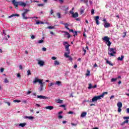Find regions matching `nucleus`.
I'll list each match as a JSON object with an SVG mask.
<instances>
[{
  "label": "nucleus",
  "instance_id": "obj_1",
  "mask_svg": "<svg viewBox=\"0 0 129 129\" xmlns=\"http://www.w3.org/2000/svg\"><path fill=\"white\" fill-rule=\"evenodd\" d=\"M38 83L40 84V87L39 89V90L41 92V91H43V87L44 86V83H43V80H41L40 79H38V78H35L34 79V80L33 81V83L34 84H36V83Z\"/></svg>",
  "mask_w": 129,
  "mask_h": 129
},
{
  "label": "nucleus",
  "instance_id": "obj_2",
  "mask_svg": "<svg viewBox=\"0 0 129 129\" xmlns=\"http://www.w3.org/2000/svg\"><path fill=\"white\" fill-rule=\"evenodd\" d=\"M70 46V45H66V51L67 52L64 53V56L66 58H69L70 61H72V60H73V58H72V57L71 56H69V55H70V49H69Z\"/></svg>",
  "mask_w": 129,
  "mask_h": 129
},
{
  "label": "nucleus",
  "instance_id": "obj_3",
  "mask_svg": "<svg viewBox=\"0 0 129 129\" xmlns=\"http://www.w3.org/2000/svg\"><path fill=\"white\" fill-rule=\"evenodd\" d=\"M109 40H110V38L108 37V36H104L102 38V40L104 41V42H106L107 46H108L109 47H110L111 45V42L110 41H109Z\"/></svg>",
  "mask_w": 129,
  "mask_h": 129
},
{
  "label": "nucleus",
  "instance_id": "obj_4",
  "mask_svg": "<svg viewBox=\"0 0 129 129\" xmlns=\"http://www.w3.org/2000/svg\"><path fill=\"white\" fill-rule=\"evenodd\" d=\"M28 12H30V10L25 9L24 12L22 14V18L24 19V20H28V19H29V18L26 16H27V14H28Z\"/></svg>",
  "mask_w": 129,
  "mask_h": 129
},
{
  "label": "nucleus",
  "instance_id": "obj_5",
  "mask_svg": "<svg viewBox=\"0 0 129 129\" xmlns=\"http://www.w3.org/2000/svg\"><path fill=\"white\" fill-rule=\"evenodd\" d=\"M109 51V52H108V54L111 56H114V54H116V51L114 48H110Z\"/></svg>",
  "mask_w": 129,
  "mask_h": 129
},
{
  "label": "nucleus",
  "instance_id": "obj_6",
  "mask_svg": "<svg viewBox=\"0 0 129 129\" xmlns=\"http://www.w3.org/2000/svg\"><path fill=\"white\" fill-rule=\"evenodd\" d=\"M117 106L118 107V112H121V107H122V103L121 102H118L117 103Z\"/></svg>",
  "mask_w": 129,
  "mask_h": 129
},
{
  "label": "nucleus",
  "instance_id": "obj_7",
  "mask_svg": "<svg viewBox=\"0 0 129 129\" xmlns=\"http://www.w3.org/2000/svg\"><path fill=\"white\" fill-rule=\"evenodd\" d=\"M99 99H101L100 95L94 96L92 99V101H91V102H94V101H97V100Z\"/></svg>",
  "mask_w": 129,
  "mask_h": 129
},
{
  "label": "nucleus",
  "instance_id": "obj_8",
  "mask_svg": "<svg viewBox=\"0 0 129 129\" xmlns=\"http://www.w3.org/2000/svg\"><path fill=\"white\" fill-rule=\"evenodd\" d=\"M12 3L14 5V6H15V8L17 9V8H18V6H19V2H16V0H13L12 1Z\"/></svg>",
  "mask_w": 129,
  "mask_h": 129
},
{
  "label": "nucleus",
  "instance_id": "obj_9",
  "mask_svg": "<svg viewBox=\"0 0 129 129\" xmlns=\"http://www.w3.org/2000/svg\"><path fill=\"white\" fill-rule=\"evenodd\" d=\"M37 98H40V99H48L49 98L46 97V96H42V95H38Z\"/></svg>",
  "mask_w": 129,
  "mask_h": 129
},
{
  "label": "nucleus",
  "instance_id": "obj_10",
  "mask_svg": "<svg viewBox=\"0 0 129 129\" xmlns=\"http://www.w3.org/2000/svg\"><path fill=\"white\" fill-rule=\"evenodd\" d=\"M38 64L40 65V66H44V65H45V62H44V61L38 60Z\"/></svg>",
  "mask_w": 129,
  "mask_h": 129
},
{
  "label": "nucleus",
  "instance_id": "obj_11",
  "mask_svg": "<svg viewBox=\"0 0 129 129\" xmlns=\"http://www.w3.org/2000/svg\"><path fill=\"white\" fill-rule=\"evenodd\" d=\"M63 33H64V36H67V38L68 39L70 38V37H71V35H70V34H69V33H68V32L67 31H63Z\"/></svg>",
  "mask_w": 129,
  "mask_h": 129
},
{
  "label": "nucleus",
  "instance_id": "obj_12",
  "mask_svg": "<svg viewBox=\"0 0 129 129\" xmlns=\"http://www.w3.org/2000/svg\"><path fill=\"white\" fill-rule=\"evenodd\" d=\"M98 20H99V16H96L95 18V20L96 22V24L97 25H99V21Z\"/></svg>",
  "mask_w": 129,
  "mask_h": 129
},
{
  "label": "nucleus",
  "instance_id": "obj_13",
  "mask_svg": "<svg viewBox=\"0 0 129 129\" xmlns=\"http://www.w3.org/2000/svg\"><path fill=\"white\" fill-rule=\"evenodd\" d=\"M19 6H20L21 7H26V6H27V4L23 2H19Z\"/></svg>",
  "mask_w": 129,
  "mask_h": 129
},
{
  "label": "nucleus",
  "instance_id": "obj_14",
  "mask_svg": "<svg viewBox=\"0 0 129 129\" xmlns=\"http://www.w3.org/2000/svg\"><path fill=\"white\" fill-rule=\"evenodd\" d=\"M46 109H49V110H52V109H54V107L53 106H47L45 107Z\"/></svg>",
  "mask_w": 129,
  "mask_h": 129
},
{
  "label": "nucleus",
  "instance_id": "obj_15",
  "mask_svg": "<svg viewBox=\"0 0 129 129\" xmlns=\"http://www.w3.org/2000/svg\"><path fill=\"white\" fill-rule=\"evenodd\" d=\"M13 17H20L19 14H12L8 17L9 19L13 18Z\"/></svg>",
  "mask_w": 129,
  "mask_h": 129
},
{
  "label": "nucleus",
  "instance_id": "obj_16",
  "mask_svg": "<svg viewBox=\"0 0 129 129\" xmlns=\"http://www.w3.org/2000/svg\"><path fill=\"white\" fill-rule=\"evenodd\" d=\"M78 16H79L78 13L76 12L75 13H74V14L72 15V17L73 18H77V17H78Z\"/></svg>",
  "mask_w": 129,
  "mask_h": 129
},
{
  "label": "nucleus",
  "instance_id": "obj_17",
  "mask_svg": "<svg viewBox=\"0 0 129 129\" xmlns=\"http://www.w3.org/2000/svg\"><path fill=\"white\" fill-rule=\"evenodd\" d=\"M104 28H109V27H110V24L107 22L104 24Z\"/></svg>",
  "mask_w": 129,
  "mask_h": 129
},
{
  "label": "nucleus",
  "instance_id": "obj_18",
  "mask_svg": "<svg viewBox=\"0 0 129 129\" xmlns=\"http://www.w3.org/2000/svg\"><path fill=\"white\" fill-rule=\"evenodd\" d=\"M107 95V94H108V92H103L102 93V94L101 95H100V96L101 97V98H103V96H104V95Z\"/></svg>",
  "mask_w": 129,
  "mask_h": 129
},
{
  "label": "nucleus",
  "instance_id": "obj_19",
  "mask_svg": "<svg viewBox=\"0 0 129 129\" xmlns=\"http://www.w3.org/2000/svg\"><path fill=\"white\" fill-rule=\"evenodd\" d=\"M64 26V28L67 29V30H69V25L68 23H62Z\"/></svg>",
  "mask_w": 129,
  "mask_h": 129
},
{
  "label": "nucleus",
  "instance_id": "obj_20",
  "mask_svg": "<svg viewBox=\"0 0 129 129\" xmlns=\"http://www.w3.org/2000/svg\"><path fill=\"white\" fill-rule=\"evenodd\" d=\"M19 126H21V127H25L26 125H27V123H21L19 124Z\"/></svg>",
  "mask_w": 129,
  "mask_h": 129
},
{
  "label": "nucleus",
  "instance_id": "obj_21",
  "mask_svg": "<svg viewBox=\"0 0 129 129\" xmlns=\"http://www.w3.org/2000/svg\"><path fill=\"white\" fill-rule=\"evenodd\" d=\"M105 60L106 62L107 63V64H109V65H110L111 66H113V64L111 63L110 62V61H109L108 60H107V59L105 58Z\"/></svg>",
  "mask_w": 129,
  "mask_h": 129
},
{
  "label": "nucleus",
  "instance_id": "obj_22",
  "mask_svg": "<svg viewBox=\"0 0 129 129\" xmlns=\"http://www.w3.org/2000/svg\"><path fill=\"white\" fill-rule=\"evenodd\" d=\"M125 123H128V120H126L123 121L121 124L120 125H124Z\"/></svg>",
  "mask_w": 129,
  "mask_h": 129
},
{
  "label": "nucleus",
  "instance_id": "obj_23",
  "mask_svg": "<svg viewBox=\"0 0 129 129\" xmlns=\"http://www.w3.org/2000/svg\"><path fill=\"white\" fill-rule=\"evenodd\" d=\"M24 118H28V119H34V117L31 116H25L24 117Z\"/></svg>",
  "mask_w": 129,
  "mask_h": 129
},
{
  "label": "nucleus",
  "instance_id": "obj_24",
  "mask_svg": "<svg viewBox=\"0 0 129 129\" xmlns=\"http://www.w3.org/2000/svg\"><path fill=\"white\" fill-rule=\"evenodd\" d=\"M123 58H124V56L123 55H121V57H118L117 58V60L118 61H122V60H123Z\"/></svg>",
  "mask_w": 129,
  "mask_h": 129
},
{
  "label": "nucleus",
  "instance_id": "obj_25",
  "mask_svg": "<svg viewBox=\"0 0 129 129\" xmlns=\"http://www.w3.org/2000/svg\"><path fill=\"white\" fill-rule=\"evenodd\" d=\"M55 84H56V85H58V86H60L61 85H62V82H60L59 81H57L56 82Z\"/></svg>",
  "mask_w": 129,
  "mask_h": 129
},
{
  "label": "nucleus",
  "instance_id": "obj_26",
  "mask_svg": "<svg viewBox=\"0 0 129 129\" xmlns=\"http://www.w3.org/2000/svg\"><path fill=\"white\" fill-rule=\"evenodd\" d=\"M57 103H63V100H60V99H57L56 100Z\"/></svg>",
  "mask_w": 129,
  "mask_h": 129
},
{
  "label": "nucleus",
  "instance_id": "obj_27",
  "mask_svg": "<svg viewBox=\"0 0 129 129\" xmlns=\"http://www.w3.org/2000/svg\"><path fill=\"white\" fill-rule=\"evenodd\" d=\"M40 24H44V22L42 21H40L38 20L36 21V25H40Z\"/></svg>",
  "mask_w": 129,
  "mask_h": 129
},
{
  "label": "nucleus",
  "instance_id": "obj_28",
  "mask_svg": "<svg viewBox=\"0 0 129 129\" xmlns=\"http://www.w3.org/2000/svg\"><path fill=\"white\" fill-rule=\"evenodd\" d=\"M87 114V113H86V112H84L81 114V116L82 117H84V116H86Z\"/></svg>",
  "mask_w": 129,
  "mask_h": 129
},
{
  "label": "nucleus",
  "instance_id": "obj_29",
  "mask_svg": "<svg viewBox=\"0 0 129 129\" xmlns=\"http://www.w3.org/2000/svg\"><path fill=\"white\" fill-rule=\"evenodd\" d=\"M62 10L63 11H68L69 10V8L66 6H63Z\"/></svg>",
  "mask_w": 129,
  "mask_h": 129
},
{
  "label": "nucleus",
  "instance_id": "obj_30",
  "mask_svg": "<svg viewBox=\"0 0 129 129\" xmlns=\"http://www.w3.org/2000/svg\"><path fill=\"white\" fill-rule=\"evenodd\" d=\"M54 65H60V62L58 61V60L54 61Z\"/></svg>",
  "mask_w": 129,
  "mask_h": 129
},
{
  "label": "nucleus",
  "instance_id": "obj_31",
  "mask_svg": "<svg viewBox=\"0 0 129 129\" xmlns=\"http://www.w3.org/2000/svg\"><path fill=\"white\" fill-rule=\"evenodd\" d=\"M56 16L58 17V19H61V14L60 13H57Z\"/></svg>",
  "mask_w": 129,
  "mask_h": 129
},
{
  "label": "nucleus",
  "instance_id": "obj_32",
  "mask_svg": "<svg viewBox=\"0 0 129 129\" xmlns=\"http://www.w3.org/2000/svg\"><path fill=\"white\" fill-rule=\"evenodd\" d=\"M46 29H49L50 30H51V29H55V26H48Z\"/></svg>",
  "mask_w": 129,
  "mask_h": 129
},
{
  "label": "nucleus",
  "instance_id": "obj_33",
  "mask_svg": "<svg viewBox=\"0 0 129 129\" xmlns=\"http://www.w3.org/2000/svg\"><path fill=\"white\" fill-rule=\"evenodd\" d=\"M81 2H83L84 4L88 3V0H81Z\"/></svg>",
  "mask_w": 129,
  "mask_h": 129
},
{
  "label": "nucleus",
  "instance_id": "obj_34",
  "mask_svg": "<svg viewBox=\"0 0 129 129\" xmlns=\"http://www.w3.org/2000/svg\"><path fill=\"white\" fill-rule=\"evenodd\" d=\"M42 43H44V40L41 39L38 41V44H42Z\"/></svg>",
  "mask_w": 129,
  "mask_h": 129
},
{
  "label": "nucleus",
  "instance_id": "obj_35",
  "mask_svg": "<svg viewBox=\"0 0 129 129\" xmlns=\"http://www.w3.org/2000/svg\"><path fill=\"white\" fill-rule=\"evenodd\" d=\"M32 74V73H31V71H30V70H29L27 71V75L28 76H29V75H31Z\"/></svg>",
  "mask_w": 129,
  "mask_h": 129
},
{
  "label": "nucleus",
  "instance_id": "obj_36",
  "mask_svg": "<svg viewBox=\"0 0 129 129\" xmlns=\"http://www.w3.org/2000/svg\"><path fill=\"white\" fill-rule=\"evenodd\" d=\"M4 82H5V83H9V80H8L7 78L5 79Z\"/></svg>",
  "mask_w": 129,
  "mask_h": 129
},
{
  "label": "nucleus",
  "instance_id": "obj_37",
  "mask_svg": "<svg viewBox=\"0 0 129 129\" xmlns=\"http://www.w3.org/2000/svg\"><path fill=\"white\" fill-rule=\"evenodd\" d=\"M25 4H26V6L30 7V2L29 1H26Z\"/></svg>",
  "mask_w": 129,
  "mask_h": 129
},
{
  "label": "nucleus",
  "instance_id": "obj_38",
  "mask_svg": "<svg viewBox=\"0 0 129 129\" xmlns=\"http://www.w3.org/2000/svg\"><path fill=\"white\" fill-rule=\"evenodd\" d=\"M54 83H50L49 84V87H51V86H53V85H54Z\"/></svg>",
  "mask_w": 129,
  "mask_h": 129
},
{
  "label": "nucleus",
  "instance_id": "obj_39",
  "mask_svg": "<svg viewBox=\"0 0 129 129\" xmlns=\"http://www.w3.org/2000/svg\"><path fill=\"white\" fill-rule=\"evenodd\" d=\"M88 88V89H91V88H92V86L91 84H89V87Z\"/></svg>",
  "mask_w": 129,
  "mask_h": 129
},
{
  "label": "nucleus",
  "instance_id": "obj_40",
  "mask_svg": "<svg viewBox=\"0 0 129 129\" xmlns=\"http://www.w3.org/2000/svg\"><path fill=\"white\" fill-rule=\"evenodd\" d=\"M13 102H21V100H14Z\"/></svg>",
  "mask_w": 129,
  "mask_h": 129
},
{
  "label": "nucleus",
  "instance_id": "obj_41",
  "mask_svg": "<svg viewBox=\"0 0 129 129\" xmlns=\"http://www.w3.org/2000/svg\"><path fill=\"white\" fill-rule=\"evenodd\" d=\"M116 80H117L116 78H115V79H114V78L111 79V82H114V81H116Z\"/></svg>",
  "mask_w": 129,
  "mask_h": 129
},
{
  "label": "nucleus",
  "instance_id": "obj_42",
  "mask_svg": "<svg viewBox=\"0 0 129 129\" xmlns=\"http://www.w3.org/2000/svg\"><path fill=\"white\" fill-rule=\"evenodd\" d=\"M123 119H129V116H124L123 117Z\"/></svg>",
  "mask_w": 129,
  "mask_h": 129
},
{
  "label": "nucleus",
  "instance_id": "obj_43",
  "mask_svg": "<svg viewBox=\"0 0 129 129\" xmlns=\"http://www.w3.org/2000/svg\"><path fill=\"white\" fill-rule=\"evenodd\" d=\"M83 51L84 52V55L86 54V49H84V48H83Z\"/></svg>",
  "mask_w": 129,
  "mask_h": 129
},
{
  "label": "nucleus",
  "instance_id": "obj_44",
  "mask_svg": "<svg viewBox=\"0 0 129 129\" xmlns=\"http://www.w3.org/2000/svg\"><path fill=\"white\" fill-rule=\"evenodd\" d=\"M74 37H75V36H77V31H75V32H74Z\"/></svg>",
  "mask_w": 129,
  "mask_h": 129
},
{
  "label": "nucleus",
  "instance_id": "obj_45",
  "mask_svg": "<svg viewBox=\"0 0 129 129\" xmlns=\"http://www.w3.org/2000/svg\"><path fill=\"white\" fill-rule=\"evenodd\" d=\"M90 75V72L89 71H88V73L86 74V76H89Z\"/></svg>",
  "mask_w": 129,
  "mask_h": 129
},
{
  "label": "nucleus",
  "instance_id": "obj_46",
  "mask_svg": "<svg viewBox=\"0 0 129 129\" xmlns=\"http://www.w3.org/2000/svg\"><path fill=\"white\" fill-rule=\"evenodd\" d=\"M68 113L69 114H73L74 113V112L73 111H70Z\"/></svg>",
  "mask_w": 129,
  "mask_h": 129
},
{
  "label": "nucleus",
  "instance_id": "obj_47",
  "mask_svg": "<svg viewBox=\"0 0 129 129\" xmlns=\"http://www.w3.org/2000/svg\"><path fill=\"white\" fill-rule=\"evenodd\" d=\"M69 32H71L72 33H74V30L73 29H69Z\"/></svg>",
  "mask_w": 129,
  "mask_h": 129
},
{
  "label": "nucleus",
  "instance_id": "obj_48",
  "mask_svg": "<svg viewBox=\"0 0 129 129\" xmlns=\"http://www.w3.org/2000/svg\"><path fill=\"white\" fill-rule=\"evenodd\" d=\"M70 14H71L72 16L74 14V12L73 11L71 10L70 11Z\"/></svg>",
  "mask_w": 129,
  "mask_h": 129
},
{
  "label": "nucleus",
  "instance_id": "obj_49",
  "mask_svg": "<svg viewBox=\"0 0 129 129\" xmlns=\"http://www.w3.org/2000/svg\"><path fill=\"white\" fill-rule=\"evenodd\" d=\"M52 60H56V59H57V57H55V56H52L51 57Z\"/></svg>",
  "mask_w": 129,
  "mask_h": 129
},
{
  "label": "nucleus",
  "instance_id": "obj_50",
  "mask_svg": "<svg viewBox=\"0 0 129 129\" xmlns=\"http://www.w3.org/2000/svg\"><path fill=\"white\" fill-rule=\"evenodd\" d=\"M91 15H94V10L93 9L91 10Z\"/></svg>",
  "mask_w": 129,
  "mask_h": 129
},
{
  "label": "nucleus",
  "instance_id": "obj_51",
  "mask_svg": "<svg viewBox=\"0 0 129 129\" xmlns=\"http://www.w3.org/2000/svg\"><path fill=\"white\" fill-rule=\"evenodd\" d=\"M103 22H104V24L107 23V21H106V19H103Z\"/></svg>",
  "mask_w": 129,
  "mask_h": 129
},
{
  "label": "nucleus",
  "instance_id": "obj_52",
  "mask_svg": "<svg viewBox=\"0 0 129 129\" xmlns=\"http://www.w3.org/2000/svg\"><path fill=\"white\" fill-rule=\"evenodd\" d=\"M42 51H47V48L46 47H43L42 49Z\"/></svg>",
  "mask_w": 129,
  "mask_h": 129
},
{
  "label": "nucleus",
  "instance_id": "obj_53",
  "mask_svg": "<svg viewBox=\"0 0 129 129\" xmlns=\"http://www.w3.org/2000/svg\"><path fill=\"white\" fill-rule=\"evenodd\" d=\"M17 77L18 78H21V74H20L19 73L17 74Z\"/></svg>",
  "mask_w": 129,
  "mask_h": 129
},
{
  "label": "nucleus",
  "instance_id": "obj_54",
  "mask_svg": "<svg viewBox=\"0 0 129 129\" xmlns=\"http://www.w3.org/2000/svg\"><path fill=\"white\" fill-rule=\"evenodd\" d=\"M71 125H74L75 126H76V125H77V123H71Z\"/></svg>",
  "mask_w": 129,
  "mask_h": 129
},
{
  "label": "nucleus",
  "instance_id": "obj_55",
  "mask_svg": "<svg viewBox=\"0 0 129 129\" xmlns=\"http://www.w3.org/2000/svg\"><path fill=\"white\" fill-rule=\"evenodd\" d=\"M37 6L38 7H43L44 6V4H38Z\"/></svg>",
  "mask_w": 129,
  "mask_h": 129
},
{
  "label": "nucleus",
  "instance_id": "obj_56",
  "mask_svg": "<svg viewBox=\"0 0 129 129\" xmlns=\"http://www.w3.org/2000/svg\"><path fill=\"white\" fill-rule=\"evenodd\" d=\"M53 13H54V12H53L52 9H51L50 11V15H53Z\"/></svg>",
  "mask_w": 129,
  "mask_h": 129
},
{
  "label": "nucleus",
  "instance_id": "obj_57",
  "mask_svg": "<svg viewBox=\"0 0 129 129\" xmlns=\"http://www.w3.org/2000/svg\"><path fill=\"white\" fill-rule=\"evenodd\" d=\"M58 118H59L60 119H61V118H63V116H62V115H59V116H58Z\"/></svg>",
  "mask_w": 129,
  "mask_h": 129
},
{
  "label": "nucleus",
  "instance_id": "obj_58",
  "mask_svg": "<svg viewBox=\"0 0 129 129\" xmlns=\"http://www.w3.org/2000/svg\"><path fill=\"white\" fill-rule=\"evenodd\" d=\"M83 13H84V10H81L80 12L81 15H82V14H83Z\"/></svg>",
  "mask_w": 129,
  "mask_h": 129
},
{
  "label": "nucleus",
  "instance_id": "obj_59",
  "mask_svg": "<svg viewBox=\"0 0 129 129\" xmlns=\"http://www.w3.org/2000/svg\"><path fill=\"white\" fill-rule=\"evenodd\" d=\"M6 103H7L8 104V105H9V106H10V105H11V103L9 102H6Z\"/></svg>",
  "mask_w": 129,
  "mask_h": 129
},
{
  "label": "nucleus",
  "instance_id": "obj_60",
  "mask_svg": "<svg viewBox=\"0 0 129 129\" xmlns=\"http://www.w3.org/2000/svg\"><path fill=\"white\" fill-rule=\"evenodd\" d=\"M59 2H60V3L61 4H63V3H64V1L63 0H59Z\"/></svg>",
  "mask_w": 129,
  "mask_h": 129
},
{
  "label": "nucleus",
  "instance_id": "obj_61",
  "mask_svg": "<svg viewBox=\"0 0 129 129\" xmlns=\"http://www.w3.org/2000/svg\"><path fill=\"white\" fill-rule=\"evenodd\" d=\"M126 113H129V108L126 109Z\"/></svg>",
  "mask_w": 129,
  "mask_h": 129
},
{
  "label": "nucleus",
  "instance_id": "obj_62",
  "mask_svg": "<svg viewBox=\"0 0 129 129\" xmlns=\"http://www.w3.org/2000/svg\"><path fill=\"white\" fill-rule=\"evenodd\" d=\"M74 68L75 69H76V68H77V64H75L74 66Z\"/></svg>",
  "mask_w": 129,
  "mask_h": 129
},
{
  "label": "nucleus",
  "instance_id": "obj_63",
  "mask_svg": "<svg viewBox=\"0 0 129 129\" xmlns=\"http://www.w3.org/2000/svg\"><path fill=\"white\" fill-rule=\"evenodd\" d=\"M35 37L34 36V35L31 36V39H35Z\"/></svg>",
  "mask_w": 129,
  "mask_h": 129
},
{
  "label": "nucleus",
  "instance_id": "obj_64",
  "mask_svg": "<svg viewBox=\"0 0 129 129\" xmlns=\"http://www.w3.org/2000/svg\"><path fill=\"white\" fill-rule=\"evenodd\" d=\"M4 68H1V72H4Z\"/></svg>",
  "mask_w": 129,
  "mask_h": 129
}]
</instances>
